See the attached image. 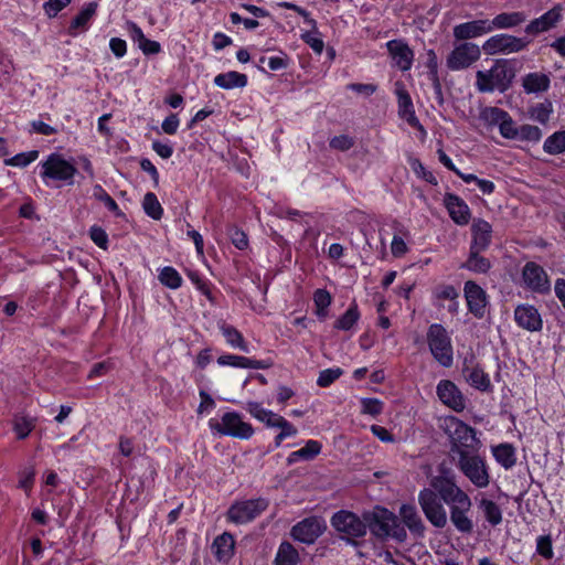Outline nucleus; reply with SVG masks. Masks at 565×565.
I'll return each instance as SVG.
<instances>
[{
	"instance_id": "1",
	"label": "nucleus",
	"mask_w": 565,
	"mask_h": 565,
	"mask_svg": "<svg viewBox=\"0 0 565 565\" xmlns=\"http://www.w3.org/2000/svg\"><path fill=\"white\" fill-rule=\"evenodd\" d=\"M418 503L426 519L436 527L447 524V504L450 512V521L461 533H470L473 523L468 516L472 507L469 494L456 482L454 477L435 476L429 481V487L418 493Z\"/></svg>"
},
{
	"instance_id": "2",
	"label": "nucleus",
	"mask_w": 565,
	"mask_h": 565,
	"mask_svg": "<svg viewBox=\"0 0 565 565\" xmlns=\"http://www.w3.org/2000/svg\"><path fill=\"white\" fill-rule=\"evenodd\" d=\"M445 431L450 443L451 460L469 454V451L480 450L482 447L476 429L456 417L450 416L445 419Z\"/></svg>"
},
{
	"instance_id": "3",
	"label": "nucleus",
	"mask_w": 565,
	"mask_h": 565,
	"mask_svg": "<svg viewBox=\"0 0 565 565\" xmlns=\"http://www.w3.org/2000/svg\"><path fill=\"white\" fill-rule=\"evenodd\" d=\"M40 177L46 186L72 185L77 172L72 161L65 159L61 153H51L39 163Z\"/></svg>"
},
{
	"instance_id": "4",
	"label": "nucleus",
	"mask_w": 565,
	"mask_h": 565,
	"mask_svg": "<svg viewBox=\"0 0 565 565\" xmlns=\"http://www.w3.org/2000/svg\"><path fill=\"white\" fill-rule=\"evenodd\" d=\"M367 529L376 537H392L398 542H404L407 537L404 525L398 518L385 508H375L371 512L364 513Z\"/></svg>"
},
{
	"instance_id": "5",
	"label": "nucleus",
	"mask_w": 565,
	"mask_h": 565,
	"mask_svg": "<svg viewBox=\"0 0 565 565\" xmlns=\"http://www.w3.org/2000/svg\"><path fill=\"white\" fill-rule=\"evenodd\" d=\"M458 471L477 489H484L491 482L490 467L480 450L469 451L451 460Z\"/></svg>"
},
{
	"instance_id": "6",
	"label": "nucleus",
	"mask_w": 565,
	"mask_h": 565,
	"mask_svg": "<svg viewBox=\"0 0 565 565\" xmlns=\"http://www.w3.org/2000/svg\"><path fill=\"white\" fill-rule=\"evenodd\" d=\"M207 425L214 436H230L246 440L254 435L253 426L243 419L242 414L234 411H227L218 418H210Z\"/></svg>"
},
{
	"instance_id": "7",
	"label": "nucleus",
	"mask_w": 565,
	"mask_h": 565,
	"mask_svg": "<svg viewBox=\"0 0 565 565\" xmlns=\"http://www.w3.org/2000/svg\"><path fill=\"white\" fill-rule=\"evenodd\" d=\"M513 75L503 62H495L488 71H478L476 74V87L479 92H504L512 82Z\"/></svg>"
},
{
	"instance_id": "8",
	"label": "nucleus",
	"mask_w": 565,
	"mask_h": 565,
	"mask_svg": "<svg viewBox=\"0 0 565 565\" xmlns=\"http://www.w3.org/2000/svg\"><path fill=\"white\" fill-rule=\"evenodd\" d=\"M427 342L430 353L441 366L449 367L452 365L454 350L451 339L441 324L434 323L429 327Z\"/></svg>"
},
{
	"instance_id": "9",
	"label": "nucleus",
	"mask_w": 565,
	"mask_h": 565,
	"mask_svg": "<svg viewBox=\"0 0 565 565\" xmlns=\"http://www.w3.org/2000/svg\"><path fill=\"white\" fill-rule=\"evenodd\" d=\"M331 525L352 543L355 539L363 537L367 532L365 518L361 519L355 513L347 510L334 513L331 518Z\"/></svg>"
},
{
	"instance_id": "10",
	"label": "nucleus",
	"mask_w": 565,
	"mask_h": 565,
	"mask_svg": "<svg viewBox=\"0 0 565 565\" xmlns=\"http://www.w3.org/2000/svg\"><path fill=\"white\" fill-rule=\"evenodd\" d=\"M529 41L507 33H500L490 36L482 44V50L487 55L512 54L525 50Z\"/></svg>"
},
{
	"instance_id": "11",
	"label": "nucleus",
	"mask_w": 565,
	"mask_h": 565,
	"mask_svg": "<svg viewBox=\"0 0 565 565\" xmlns=\"http://www.w3.org/2000/svg\"><path fill=\"white\" fill-rule=\"evenodd\" d=\"M268 507L265 499H250L235 502L227 511V520L234 524H245L253 521Z\"/></svg>"
},
{
	"instance_id": "12",
	"label": "nucleus",
	"mask_w": 565,
	"mask_h": 565,
	"mask_svg": "<svg viewBox=\"0 0 565 565\" xmlns=\"http://www.w3.org/2000/svg\"><path fill=\"white\" fill-rule=\"evenodd\" d=\"M481 56L479 45L472 42H463L456 45L449 53L446 64L451 71L468 68Z\"/></svg>"
},
{
	"instance_id": "13",
	"label": "nucleus",
	"mask_w": 565,
	"mask_h": 565,
	"mask_svg": "<svg viewBox=\"0 0 565 565\" xmlns=\"http://www.w3.org/2000/svg\"><path fill=\"white\" fill-rule=\"evenodd\" d=\"M522 284L532 292L545 295L551 290V281L545 269L534 262H529L522 268Z\"/></svg>"
},
{
	"instance_id": "14",
	"label": "nucleus",
	"mask_w": 565,
	"mask_h": 565,
	"mask_svg": "<svg viewBox=\"0 0 565 565\" xmlns=\"http://www.w3.org/2000/svg\"><path fill=\"white\" fill-rule=\"evenodd\" d=\"M326 530V522L321 518H307L291 529V536L301 543L312 544Z\"/></svg>"
},
{
	"instance_id": "15",
	"label": "nucleus",
	"mask_w": 565,
	"mask_h": 565,
	"mask_svg": "<svg viewBox=\"0 0 565 565\" xmlns=\"http://www.w3.org/2000/svg\"><path fill=\"white\" fill-rule=\"evenodd\" d=\"M463 292L469 312L478 319L483 318L488 306L486 290L477 282L468 280L465 282Z\"/></svg>"
},
{
	"instance_id": "16",
	"label": "nucleus",
	"mask_w": 565,
	"mask_h": 565,
	"mask_svg": "<svg viewBox=\"0 0 565 565\" xmlns=\"http://www.w3.org/2000/svg\"><path fill=\"white\" fill-rule=\"evenodd\" d=\"M516 326L529 332H539L543 328V319L539 309L530 303L518 305L514 309Z\"/></svg>"
},
{
	"instance_id": "17",
	"label": "nucleus",
	"mask_w": 565,
	"mask_h": 565,
	"mask_svg": "<svg viewBox=\"0 0 565 565\" xmlns=\"http://www.w3.org/2000/svg\"><path fill=\"white\" fill-rule=\"evenodd\" d=\"M395 95L397 97L398 104V116L412 127L420 130L423 134H426L418 118L415 115L412 98L402 82L395 83Z\"/></svg>"
},
{
	"instance_id": "18",
	"label": "nucleus",
	"mask_w": 565,
	"mask_h": 565,
	"mask_svg": "<svg viewBox=\"0 0 565 565\" xmlns=\"http://www.w3.org/2000/svg\"><path fill=\"white\" fill-rule=\"evenodd\" d=\"M436 392L440 402L455 412H462L465 409V397L454 382L448 380L440 381L437 384Z\"/></svg>"
},
{
	"instance_id": "19",
	"label": "nucleus",
	"mask_w": 565,
	"mask_h": 565,
	"mask_svg": "<svg viewBox=\"0 0 565 565\" xmlns=\"http://www.w3.org/2000/svg\"><path fill=\"white\" fill-rule=\"evenodd\" d=\"M393 64L403 72L409 71L414 62V52L403 40H391L386 43Z\"/></svg>"
},
{
	"instance_id": "20",
	"label": "nucleus",
	"mask_w": 565,
	"mask_h": 565,
	"mask_svg": "<svg viewBox=\"0 0 565 565\" xmlns=\"http://www.w3.org/2000/svg\"><path fill=\"white\" fill-rule=\"evenodd\" d=\"M444 205L450 218L460 226L467 225L471 218V211L468 204L458 195L446 193Z\"/></svg>"
},
{
	"instance_id": "21",
	"label": "nucleus",
	"mask_w": 565,
	"mask_h": 565,
	"mask_svg": "<svg viewBox=\"0 0 565 565\" xmlns=\"http://www.w3.org/2000/svg\"><path fill=\"white\" fill-rule=\"evenodd\" d=\"M491 32L490 20L488 19L473 20L457 24L452 31L454 38L458 41L480 38Z\"/></svg>"
},
{
	"instance_id": "22",
	"label": "nucleus",
	"mask_w": 565,
	"mask_h": 565,
	"mask_svg": "<svg viewBox=\"0 0 565 565\" xmlns=\"http://www.w3.org/2000/svg\"><path fill=\"white\" fill-rule=\"evenodd\" d=\"M562 19L561 7H553L541 17L532 20L525 28L526 34L537 35L555 28Z\"/></svg>"
},
{
	"instance_id": "23",
	"label": "nucleus",
	"mask_w": 565,
	"mask_h": 565,
	"mask_svg": "<svg viewBox=\"0 0 565 565\" xmlns=\"http://www.w3.org/2000/svg\"><path fill=\"white\" fill-rule=\"evenodd\" d=\"M245 409L250 414L252 417L263 423L267 428L277 429L285 418L281 415L263 407L258 402H247Z\"/></svg>"
},
{
	"instance_id": "24",
	"label": "nucleus",
	"mask_w": 565,
	"mask_h": 565,
	"mask_svg": "<svg viewBox=\"0 0 565 565\" xmlns=\"http://www.w3.org/2000/svg\"><path fill=\"white\" fill-rule=\"evenodd\" d=\"M212 553L218 562L227 563L234 555L235 540L234 536L224 532L216 536L211 546Z\"/></svg>"
},
{
	"instance_id": "25",
	"label": "nucleus",
	"mask_w": 565,
	"mask_h": 565,
	"mask_svg": "<svg viewBox=\"0 0 565 565\" xmlns=\"http://www.w3.org/2000/svg\"><path fill=\"white\" fill-rule=\"evenodd\" d=\"M472 242L470 248L486 250L491 243L492 227L489 222L478 218L471 226Z\"/></svg>"
},
{
	"instance_id": "26",
	"label": "nucleus",
	"mask_w": 565,
	"mask_h": 565,
	"mask_svg": "<svg viewBox=\"0 0 565 565\" xmlns=\"http://www.w3.org/2000/svg\"><path fill=\"white\" fill-rule=\"evenodd\" d=\"M217 364L220 366H231L235 369L262 370L266 367L262 361L230 353L220 355L217 358Z\"/></svg>"
},
{
	"instance_id": "27",
	"label": "nucleus",
	"mask_w": 565,
	"mask_h": 565,
	"mask_svg": "<svg viewBox=\"0 0 565 565\" xmlns=\"http://www.w3.org/2000/svg\"><path fill=\"white\" fill-rule=\"evenodd\" d=\"M322 449V445L318 440L309 439L305 446L296 451H292L287 457L289 466L299 461H309L316 458Z\"/></svg>"
},
{
	"instance_id": "28",
	"label": "nucleus",
	"mask_w": 565,
	"mask_h": 565,
	"mask_svg": "<svg viewBox=\"0 0 565 565\" xmlns=\"http://www.w3.org/2000/svg\"><path fill=\"white\" fill-rule=\"evenodd\" d=\"M213 83L215 86L227 90L243 88L247 85V76L236 71H228L216 75Z\"/></svg>"
},
{
	"instance_id": "29",
	"label": "nucleus",
	"mask_w": 565,
	"mask_h": 565,
	"mask_svg": "<svg viewBox=\"0 0 565 565\" xmlns=\"http://www.w3.org/2000/svg\"><path fill=\"white\" fill-rule=\"evenodd\" d=\"M494 460L504 469H511L516 463L515 448L508 443L491 447Z\"/></svg>"
},
{
	"instance_id": "30",
	"label": "nucleus",
	"mask_w": 565,
	"mask_h": 565,
	"mask_svg": "<svg viewBox=\"0 0 565 565\" xmlns=\"http://www.w3.org/2000/svg\"><path fill=\"white\" fill-rule=\"evenodd\" d=\"M526 20L523 12H502L490 20L491 30L512 29L522 24Z\"/></svg>"
},
{
	"instance_id": "31",
	"label": "nucleus",
	"mask_w": 565,
	"mask_h": 565,
	"mask_svg": "<svg viewBox=\"0 0 565 565\" xmlns=\"http://www.w3.org/2000/svg\"><path fill=\"white\" fill-rule=\"evenodd\" d=\"M399 515L411 532L423 535L425 525L414 505L403 504L399 508Z\"/></svg>"
},
{
	"instance_id": "32",
	"label": "nucleus",
	"mask_w": 565,
	"mask_h": 565,
	"mask_svg": "<svg viewBox=\"0 0 565 565\" xmlns=\"http://www.w3.org/2000/svg\"><path fill=\"white\" fill-rule=\"evenodd\" d=\"M551 79L548 75L540 72L527 74L523 78V88L529 94L546 92L550 88Z\"/></svg>"
},
{
	"instance_id": "33",
	"label": "nucleus",
	"mask_w": 565,
	"mask_h": 565,
	"mask_svg": "<svg viewBox=\"0 0 565 565\" xmlns=\"http://www.w3.org/2000/svg\"><path fill=\"white\" fill-rule=\"evenodd\" d=\"M220 330L230 347L233 349H238L245 353L249 352L248 343L244 340L243 334L235 327L222 322L220 323Z\"/></svg>"
},
{
	"instance_id": "34",
	"label": "nucleus",
	"mask_w": 565,
	"mask_h": 565,
	"mask_svg": "<svg viewBox=\"0 0 565 565\" xmlns=\"http://www.w3.org/2000/svg\"><path fill=\"white\" fill-rule=\"evenodd\" d=\"M481 252L483 250L470 248L469 257L467 262L461 265V267L477 274H486L491 268V264L489 259L480 256Z\"/></svg>"
},
{
	"instance_id": "35",
	"label": "nucleus",
	"mask_w": 565,
	"mask_h": 565,
	"mask_svg": "<svg viewBox=\"0 0 565 565\" xmlns=\"http://www.w3.org/2000/svg\"><path fill=\"white\" fill-rule=\"evenodd\" d=\"M360 311L355 301H353L347 311L334 322V329L350 331L360 320Z\"/></svg>"
},
{
	"instance_id": "36",
	"label": "nucleus",
	"mask_w": 565,
	"mask_h": 565,
	"mask_svg": "<svg viewBox=\"0 0 565 565\" xmlns=\"http://www.w3.org/2000/svg\"><path fill=\"white\" fill-rule=\"evenodd\" d=\"M298 562L297 550L289 542H282L278 547L275 565H297Z\"/></svg>"
},
{
	"instance_id": "37",
	"label": "nucleus",
	"mask_w": 565,
	"mask_h": 565,
	"mask_svg": "<svg viewBox=\"0 0 565 565\" xmlns=\"http://www.w3.org/2000/svg\"><path fill=\"white\" fill-rule=\"evenodd\" d=\"M479 508L490 525L497 526L502 522V511L494 501L490 499H481Z\"/></svg>"
},
{
	"instance_id": "38",
	"label": "nucleus",
	"mask_w": 565,
	"mask_h": 565,
	"mask_svg": "<svg viewBox=\"0 0 565 565\" xmlns=\"http://www.w3.org/2000/svg\"><path fill=\"white\" fill-rule=\"evenodd\" d=\"M158 279L163 286L170 289H178L183 282L181 275L172 266H164L160 268Z\"/></svg>"
},
{
	"instance_id": "39",
	"label": "nucleus",
	"mask_w": 565,
	"mask_h": 565,
	"mask_svg": "<svg viewBox=\"0 0 565 565\" xmlns=\"http://www.w3.org/2000/svg\"><path fill=\"white\" fill-rule=\"evenodd\" d=\"M543 150L548 154L565 152V130H559L548 136L544 141Z\"/></svg>"
},
{
	"instance_id": "40",
	"label": "nucleus",
	"mask_w": 565,
	"mask_h": 565,
	"mask_svg": "<svg viewBox=\"0 0 565 565\" xmlns=\"http://www.w3.org/2000/svg\"><path fill=\"white\" fill-rule=\"evenodd\" d=\"M469 384L478 390L487 391L490 387V379L480 367L466 369Z\"/></svg>"
},
{
	"instance_id": "41",
	"label": "nucleus",
	"mask_w": 565,
	"mask_h": 565,
	"mask_svg": "<svg viewBox=\"0 0 565 565\" xmlns=\"http://www.w3.org/2000/svg\"><path fill=\"white\" fill-rule=\"evenodd\" d=\"M553 110V104L550 100H544L531 107L529 114L531 119L546 125L550 121Z\"/></svg>"
},
{
	"instance_id": "42",
	"label": "nucleus",
	"mask_w": 565,
	"mask_h": 565,
	"mask_svg": "<svg viewBox=\"0 0 565 565\" xmlns=\"http://www.w3.org/2000/svg\"><path fill=\"white\" fill-rule=\"evenodd\" d=\"M508 111L499 108V107H483L481 110H480V115H479V118L480 120L487 125V126H490V127H493V126H499L501 120L503 118H505V114Z\"/></svg>"
},
{
	"instance_id": "43",
	"label": "nucleus",
	"mask_w": 565,
	"mask_h": 565,
	"mask_svg": "<svg viewBox=\"0 0 565 565\" xmlns=\"http://www.w3.org/2000/svg\"><path fill=\"white\" fill-rule=\"evenodd\" d=\"M145 213L153 220H160L163 214V209L152 192L146 193L142 201Z\"/></svg>"
},
{
	"instance_id": "44",
	"label": "nucleus",
	"mask_w": 565,
	"mask_h": 565,
	"mask_svg": "<svg viewBox=\"0 0 565 565\" xmlns=\"http://www.w3.org/2000/svg\"><path fill=\"white\" fill-rule=\"evenodd\" d=\"M97 4L95 2H90L86 4L81 12L73 19L71 28L72 29H83L86 30L88 22L96 13Z\"/></svg>"
},
{
	"instance_id": "45",
	"label": "nucleus",
	"mask_w": 565,
	"mask_h": 565,
	"mask_svg": "<svg viewBox=\"0 0 565 565\" xmlns=\"http://www.w3.org/2000/svg\"><path fill=\"white\" fill-rule=\"evenodd\" d=\"M313 302L316 306V315L319 318H324L327 316V309L332 302V297L328 290L320 288L313 294Z\"/></svg>"
},
{
	"instance_id": "46",
	"label": "nucleus",
	"mask_w": 565,
	"mask_h": 565,
	"mask_svg": "<svg viewBox=\"0 0 565 565\" xmlns=\"http://www.w3.org/2000/svg\"><path fill=\"white\" fill-rule=\"evenodd\" d=\"M301 39L308 44L316 53L321 54L324 47L323 40L321 38L320 32L317 28V22L315 21V26H310V30L303 32L301 34Z\"/></svg>"
},
{
	"instance_id": "47",
	"label": "nucleus",
	"mask_w": 565,
	"mask_h": 565,
	"mask_svg": "<svg viewBox=\"0 0 565 565\" xmlns=\"http://www.w3.org/2000/svg\"><path fill=\"white\" fill-rule=\"evenodd\" d=\"M93 198L103 202L104 205L115 215H121V211L116 201L106 192V190L100 184L94 185Z\"/></svg>"
},
{
	"instance_id": "48",
	"label": "nucleus",
	"mask_w": 565,
	"mask_h": 565,
	"mask_svg": "<svg viewBox=\"0 0 565 565\" xmlns=\"http://www.w3.org/2000/svg\"><path fill=\"white\" fill-rule=\"evenodd\" d=\"M542 135V130L537 126L525 124L518 128V137L515 140L539 142Z\"/></svg>"
},
{
	"instance_id": "49",
	"label": "nucleus",
	"mask_w": 565,
	"mask_h": 565,
	"mask_svg": "<svg viewBox=\"0 0 565 565\" xmlns=\"http://www.w3.org/2000/svg\"><path fill=\"white\" fill-rule=\"evenodd\" d=\"M39 157V151L32 150L28 152L18 153L4 160L6 166L24 168L35 161Z\"/></svg>"
},
{
	"instance_id": "50",
	"label": "nucleus",
	"mask_w": 565,
	"mask_h": 565,
	"mask_svg": "<svg viewBox=\"0 0 565 565\" xmlns=\"http://www.w3.org/2000/svg\"><path fill=\"white\" fill-rule=\"evenodd\" d=\"M34 428L33 419L25 416H17L13 420V429L19 439L26 438Z\"/></svg>"
},
{
	"instance_id": "51",
	"label": "nucleus",
	"mask_w": 565,
	"mask_h": 565,
	"mask_svg": "<svg viewBox=\"0 0 565 565\" xmlns=\"http://www.w3.org/2000/svg\"><path fill=\"white\" fill-rule=\"evenodd\" d=\"M504 117L505 118H503L498 126L499 132L505 139L515 140L518 137V128L520 126H516L509 113H507Z\"/></svg>"
},
{
	"instance_id": "52",
	"label": "nucleus",
	"mask_w": 565,
	"mask_h": 565,
	"mask_svg": "<svg viewBox=\"0 0 565 565\" xmlns=\"http://www.w3.org/2000/svg\"><path fill=\"white\" fill-rule=\"evenodd\" d=\"M343 374L340 367H330L322 370L317 379V385L320 387H328L335 382Z\"/></svg>"
},
{
	"instance_id": "53",
	"label": "nucleus",
	"mask_w": 565,
	"mask_h": 565,
	"mask_svg": "<svg viewBox=\"0 0 565 565\" xmlns=\"http://www.w3.org/2000/svg\"><path fill=\"white\" fill-rule=\"evenodd\" d=\"M361 412L365 415L377 416L383 412V402L377 398H362Z\"/></svg>"
},
{
	"instance_id": "54",
	"label": "nucleus",
	"mask_w": 565,
	"mask_h": 565,
	"mask_svg": "<svg viewBox=\"0 0 565 565\" xmlns=\"http://www.w3.org/2000/svg\"><path fill=\"white\" fill-rule=\"evenodd\" d=\"M536 552L546 559L553 557L554 553L550 535H541L536 539Z\"/></svg>"
},
{
	"instance_id": "55",
	"label": "nucleus",
	"mask_w": 565,
	"mask_h": 565,
	"mask_svg": "<svg viewBox=\"0 0 565 565\" xmlns=\"http://www.w3.org/2000/svg\"><path fill=\"white\" fill-rule=\"evenodd\" d=\"M89 237L99 248L105 250L108 248V235L102 227L96 225L92 226Z\"/></svg>"
},
{
	"instance_id": "56",
	"label": "nucleus",
	"mask_w": 565,
	"mask_h": 565,
	"mask_svg": "<svg viewBox=\"0 0 565 565\" xmlns=\"http://www.w3.org/2000/svg\"><path fill=\"white\" fill-rule=\"evenodd\" d=\"M35 478L33 468H25L19 473V488L23 489L28 494L30 493Z\"/></svg>"
},
{
	"instance_id": "57",
	"label": "nucleus",
	"mask_w": 565,
	"mask_h": 565,
	"mask_svg": "<svg viewBox=\"0 0 565 565\" xmlns=\"http://www.w3.org/2000/svg\"><path fill=\"white\" fill-rule=\"evenodd\" d=\"M354 145L353 139L348 135H339L330 140V147L335 150L347 151Z\"/></svg>"
},
{
	"instance_id": "58",
	"label": "nucleus",
	"mask_w": 565,
	"mask_h": 565,
	"mask_svg": "<svg viewBox=\"0 0 565 565\" xmlns=\"http://www.w3.org/2000/svg\"><path fill=\"white\" fill-rule=\"evenodd\" d=\"M71 0H49L44 3V11L50 17H55L60 11L66 8Z\"/></svg>"
},
{
	"instance_id": "59",
	"label": "nucleus",
	"mask_w": 565,
	"mask_h": 565,
	"mask_svg": "<svg viewBox=\"0 0 565 565\" xmlns=\"http://www.w3.org/2000/svg\"><path fill=\"white\" fill-rule=\"evenodd\" d=\"M31 132L43 135V136H51L58 131L57 128L38 119L31 121Z\"/></svg>"
},
{
	"instance_id": "60",
	"label": "nucleus",
	"mask_w": 565,
	"mask_h": 565,
	"mask_svg": "<svg viewBox=\"0 0 565 565\" xmlns=\"http://www.w3.org/2000/svg\"><path fill=\"white\" fill-rule=\"evenodd\" d=\"M391 252L394 257H402L408 252L406 242L398 235H394L391 243Z\"/></svg>"
},
{
	"instance_id": "61",
	"label": "nucleus",
	"mask_w": 565,
	"mask_h": 565,
	"mask_svg": "<svg viewBox=\"0 0 565 565\" xmlns=\"http://www.w3.org/2000/svg\"><path fill=\"white\" fill-rule=\"evenodd\" d=\"M151 147L162 159H169L173 154V147L168 142L156 140L152 142Z\"/></svg>"
},
{
	"instance_id": "62",
	"label": "nucleus",
	"mask_w": 565,
	"mask_h": 565,
	"mask_svg": "<svg viewBox=\"0 0 565 565\" xmlns=\"http://www.w3.org/2000/svg\"><path fill=\"white\" fill-rule=\"evenodd\" d=\"M110 51L117 58H121L127 53L126 41L120 38H111L109 41Z\"/></svg>"
},
{
	"instance_id": "63",
	"label": "nucleus",
	"mask_w": 565,
	"mask_h": 565,
	"mask_svg": "<svg viewBox=\"0 0 565 565\" xmlns=\"http://www.w3.org/2000/svg\"><path fill=\"white\" fill-rule=\"evenodd\" d=\"M179 126V117L175 114H171L162 121L161 128L163 132L174 135L178 131Z\"/></svg>"
},
{
	"instance_id": "64",
	"label": "nucleus",
	"mask_w": 565,
	"mask_h": 565,
	"mask_svg": "<svg viewBox=\"0 0 565 565\" xmlns=\"http://www.w3.org/2000/svg\"><path fill=\"white\" fill-rule=\"evenodd\" d=\"M126 30L131 41L137 45L146 38L142 30L135 22H127Z\"/></svg>"
}]
</instances>
